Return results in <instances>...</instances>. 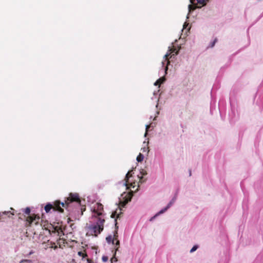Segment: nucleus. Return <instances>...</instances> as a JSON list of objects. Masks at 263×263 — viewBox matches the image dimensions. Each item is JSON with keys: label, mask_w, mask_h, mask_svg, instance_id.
<instances>
[{"label": "nucleus", "mask_w": 263, "mask_h": 263, "mask_svg": "<svg viewBox=\"0 0 263 263\" xmlns=\"http://www.w3.org/2000/svg\"><path fill=\"white\" fill-rule=\"evenodd\" d=\"M73 202L80 204V197L77 193H70L64 202H61L60 200H56L53 202V204L47 203L45 205L44 209L47 213H49L51 209H53V210L57 211L60 213H63V208L68 209L70 206V204Z\"/></svg>", "instance_id": "nucleus-1"}, {"label": "nucleus", "mask_w": 263, "mask_h": 263, "mask_svg": "<svg viewBox=\"0 0 263 263\" xmlns=\"http://www.w3.org/2000/svg\"><path fill=\"white\" fill-rule=\"evenodd\" d=\"M105 219L102 217H98L95 224L89 227L91 232L93 233L95 236H97L104 229Z\"/></svg>", "instance_id": "nucleus-2"}, {"label": "nucleus", "mask_w": 263, "mask_h": 263, "mask_svg": "<svg viewBox=\"0 0 263 263\" xmlns=\"http://www.w3.org/2000/svg\"><path fill=\"white\" fill-rule=\"evenodd\" d=\"M40 221V217L39 215L32 214L28 216L26 218V226L27 227H31L33 225H37Z\"/></svg>", "instance_id": "nucleus-3"}, {"label": "nucleus", "mask_w": 263, "mask_h": 263, "mask_svg": "<svg viewBox=\"0 0 263 263\" xmlns=\"http://www.w3.org/2000/svg\"><path fill=\"white\" fill-rule=\"evenodd\" d=\"M192 5L189 6V11L195 10L196 8L201 7L205 4V0H190Z\"/></svg>", "instance_id": "nucleus-4"}, {"label": "nucleus", "mask_w": 263, "mask_h": 263, "mask_svg": "<svg viewBox=\"0 0 263 263\" xmlns=\"http://www.w3.org/2000/svg\"><path fill=\"white\" fill-rule=\"evenodd\" d=\"M103 211V205L100 203H97L96 205L93 209V217L96 218L101 217L102 215V212Z\"/></svg>", "instance_id": "nucleus-5"}, {"label": "nucleus", "mask_w": 263, "mask_h": 263, "mask_svg": "<svg viewBox=\"0 0 263 263\" xmlns=\"http://www.w3.org/2000/svg\"><path fill=\"white\" fill-rule=\"evenodd\" d=\"M178 50L176 48L173 47L169 49L168 52L165 55L166 60L168 59L170 56V58H172V55H177L178 54Z\"/></svg>", "instance_id": "nucleus-6"}, {"label": "nucleus", "mask_w": 263, "mask_h": 263, "mask_svg": "<svg viewBox=\"0 0 263 263\" xmlns=\"http://www.w3.org/2000/svg\"><path fill=\"white\" fill-rule=\"evenodd\" d=\"M80 200H81L80 199ZM80 202H81V201H80ZM73 205H76L78 206L80 208V210H81V215H83V212L84 211H85V210L86 208H85V206H84V207H81V202H80V204H77V203H76V202H73V203H72L70 204V207H69L68 209H67L68 211H70L71 210V207H72Z\"/></svg>", "instance_id": "nucleus-7"}, {"label": "nucleus", "mask_w": 263, "mask_h": 263, "mask_svg": "<svg viewBox=\"0 0 263 263\" xmlns=\"http://www.w3.org/2000/svg\"><path fill=\"white\" fill-rule=\"evenodd\" d=\"M126 196H128L127 198L124 201L120 202V204L122 206H124L131 200V198H132L131 195L127 194V195H126Z\"/></svg>", "instance_id": "nucleus-8"}, {"label": "nucleus", "mask_w": 263, "mask_h": 263, "mask_svg": "<svg viewBox=\"0 0 263 263\" xmlns=\"http://www.w3.org/2000/svg\"><path fill=\"white\" fill-rule=\"evenodd\" d=\"M10 209L11 210H12L13 211H14V210L12 208H11ZM9 212V213L8 214V215H5L4 216H2L1 217V218H2V219L0 220V221H4L6 216L8 217H10V215H14V212H10V211H8Z\"/></svg>", "instance_id": "nucleus-9"}, {"label": "nucleus", "mask_w": 263, "mask_h": 263, "mask_svg": "<svg viewBox=\"0 0 263 263\" xmlns=\"http://www.w3.org/2000/svg\"><path fill=\"white\" fill-rule=\"evenodd\" d=\"M131 172L132 171H129L126 175V176H125V185L128 187V179L129 178V177H130L132 176V174H131Z\"/></svg>", "instance_id": "nucleus-10"}, {"label": "nucleus", "mask_w": 263, "mask_h": 263, "mask_svg": "<svg viewBox=\"0 0 263 263\" xmlns=\"http://www.w3.org/2000/svg\"><path fill=\"white\" fill-rule=\"evenodd\" d=\"M117 237H118L117 231H116L115 232V233H114V238H113V239H114L115 241L116 242H115L116 245V246H117V247H119L120 241H119V240L117 239Z\"/></svg>", "instance_id": "nucleus-11"}, {"label": "nucleus", "mask_w": 263, "mask_h": 263, "mask_svg": "<svg viewBox=\"0 0 263 263\" xmlns=\"http://www.w3.org/2000/svg\"><path fill=\"white\" fill-rule=\"evenodd\" d=\"M173 201H171L168 204V205H167V206L166 208H165L164 209L161 210L158 213V214H162L164 212H165L171 205L172 204H173ZM157 214L156 215L157 216Z\"/></svg>", "instance_id": "nucleus-12"}, {"label": "nucleus", "mask_w": 263, "mask_h": 263, "mask_svg": "<svg viewBox=\"0 0 263 263\" xmlns=\"http://www.w3.org/2000/svg\"><path fill=\"white\" fill-rule=\"evenodd\" d=\"M118 249H119V247H117L116 249H115V253H114V256L113 257L111 258V263H113L114 262H117L118 261V259L117 258H116V252L118 250Z\"/></svg>", "instance_id": "nucleus-13"}, {"label": "nucleus", "mask_w": 263, "mask_h": 263, "mask_svg": "<svg viewBox=\"0 0 263 263\" xmlns=\"http://www.w3.org/2000/svg\"><path fill=\"white\" fill-rule=\"evenodd\" d=\"M140 174H141V176L140 177L139 176V177L140 178V181L141 182H144V181L142 180H143V176L147 175V172H146V171L145 170H142L141 171V172H140Z\"/></svg>", "instance_id": "nucleus-14"}, {"label": "nucleus", "mask_w": 263, "mask_h": 263, "mask_svg": "<svg viewBox=\"0 0 263 263\" xmlns=\"http://www.w3.org/2000/svg\"><path fill=\"white\" fill-rule=\"evenodd\" d=\"M106 240L108 243L112 242V244H114L115 242L111 235L108 236L106 238Z\"/></svg>", "instance_id": "nucleus-15"}, {"label": "nucleus", "mask_w": 263, "mask_h": 263, "mask_svg": "<svg viewBox=\"0 0 263 263\" xmlns=\"http://www.w3.org/2000/svg\"><path fill=\"white\" fill-rule=\"evenodd\" d=\"M143 159H144V156L141 153H140L137 157V160L138 162H142L143 160Z\"/></svg>", "instance_id": "nucleus-16"}, {"label": "nucleus", "mask_w": 263, "mask_h": 263, "mask_svg": "<svg viewBox=\"0 0 263 263\" xmlns=\"http://www.w3.org/2000/svg\"><path fill=\"white\" fill-rule=\"evenodd\" d=\"M23 212L25 214L29 215L30 213V209L29 208L27 207L23 210Z\"/></svg>", "instance_id": "nucleus-17"}, {"label": "nucleus", "mask_w": 263, "mask_h": 263, "mask_svg": "<svg viewBox=\"0 0 263 263\" xmlns=\"http://www.w3.org/2000/svg\"><path fill=\"white\" fill-rule=\"evenodd\" d=\"M162 83V81L161 79H159L158 80L156 81V82L154 83V85L155 86H160L161 84Z\"/></svg>", "instance_id": "nucleus-18"}, {"label": "nucleus", "mask_w": 263, "mask_h": 263, "mask_svg": "<svg viewBox=\"0 0 263 263\" xmlns=\"http://www.w3.org/2000/svg\"><path fill=\"white\" fill-rule=\"evenodd\" d=\"M198 248V246H194L190 250L191 253H193V252L195 251Z\"/></svg>", "instance_id": "nucleus-19"}, {"label": "nucleus", "mask_w": 263, "mask_h": 263, "mask_svg": "<svg viewBox=\"0 0 263 263\" xmlns=\"http://www.w3.org/2000/svg\"><path fill=\"white\" fill-rule=\"evenodd\" d=\"M24 262H26L27 263H31L32 261L30 259H24L21 261V263H23Z\"/></svg>", "instance_id": "nucleus-20"}, {"label": "nucleus", "mask_w": 263, "mask_h": 263, "mask_svg": "<svg viewBox=\"0 0 263 263\" xmlns=\"http://www.w3.org/2000/svg\"><path fill=\"white\" fill-rule=\"evenodd\" d=\"M78 254L80 255V256H82L83 258L87 256V254L85 253V254H84L83 252H78Z\"/></svg>", "instance_id": "nucleus-21"}, {"label": "nucleus", "mask_w": 263, "mask_h": 263, "mask_svg": "<svg viewBox=\"0 0 263 263\" xmlns=\"http://www.w3.org/2000/svg\"><path fill=\"white\" fill-rule=\"evenodd\" d=\"M102 259L103 262H106L108 260V258L106 256H103Z\"/></svg>", "instance_id": "nucleus-22"}, {"label": "nucleus", "mask_w": 263, "mask_h": 263, "mask_svg": "<svg viewBox=\"0 0 263 263\" xmlns=\"http://www.w3.org/2000/svg\"><path fill=\"white\" fill-rule=\"evenodd\" d=\"M217 39H215V40H214V41L211 43V45L210 46L211 47H213L215 44V43L217 42Z\"/></svg>", "instance_id": "nucleus-23"}, {"label": "nucleus", "mask_w": 263, "mask_h": 263, "mask_svg": "<svg viewBox=\"0 0 263 263\" xmlns=\"http://www.w3.org/2000/svg\"><path fill=\"white\" fill-rule=\"evenodd\" d=\"M150 126H151L150 125H146V132L145 133V136H146L147 130L150 128Z\"/></svg>", "instance_id": "nucleus-24"}, {"label": "nucleus", "mask_w": 263, "mask_h": 263, "mask_svg": "<svg viewBox=\"0 0 263 263\" xmlns=\"http://www.w3.org/2000/svg\"><path fill=\"white\" fill-rule=\"evenodd\" d=\"M116 214H117V212H114V213H112L111 217L112 218H115V216H116Z\"/></svg>", "instance_id": "nucleus-25"}, {"label": "nucleus", "mask_w": 263, "mask_h": 263, "mask_svg": "<svg viewBox=\"0 0 263 263\" xmlns=\"http://www.w3.org/2000/svg\"><path fill=\"white\" fill-rule=\"evenodd\" d=\"M18 218L21 219L22 218L21 217V213H18Z\"/></svg>", "instance_id": "nucleus-26"}, {"label": "nucleus", "mask_w": 263, "mask_h": 263, "mask_svg": "<svg viewBox=\"0 0 263 263\" xmlns=\"http://www.w3.org/2000/svg\"><path fill=\"white\" fill-rule=\"evenodd\" d=\"M52 248H53L54 249H57L58 247H57V246H54V247H53V246H52Z\"/></svg>", "instance_id": "nucleus-27"}, {"label": "nucleus", "mask_w": 263, "mask_h": 263, "mask_svg": "<svg viewBox=\"0 0 263 263\" xmlns=\"http://www.w3.org/2000/svg\"><path fill=\"white\" fill-rule=\"evenodd\" d=\"M145 151V148H143V152Z\"/></svg>", "instance_id": "nucleus-28"}, {"label": "nucleus", "mask_w": 263, "mask_h": 263, "mask_svg": "<svg viewBox=\"0 0 263 263\" xmlns=\"http://www.w3.org/2000/svg\"><path fill=\"white\" fill-rule=\"evenodd\" d=\"M191 172L190 171V176H191Z\"/></svg>", "instance_id": "nucleus-29"}, {"label": "nucleus", "mask_w": 263, "mask_h": 263, "mask_svg": "<svg viewBox=\"0 0 263 263\" xmlns=\"http://www.w3.org/2000/svg\"><path fill=\"white\" fill-rule=\"evenodd\" d=\"M87 261H90V260H89V259H87Z\"/></svg>", "instance_id": "nucleus-30"}, {"label": "nucleus", "mask_w": 263, "mask_h": 263, "mask_svg": "<svg viewBox=\"0 0 263 263\" xmlns=\"http://www.w3.org/2000/svg\"><path fill=\"white\" fill-rule=\"evenodd\" d=\"M139 263H141V262H139Z\"/></svg>", "instance_id": "nucleus-31"}]
</instances>
